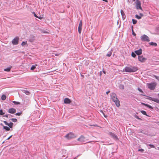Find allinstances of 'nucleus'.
<instances>
[{"instance_id": "nucleus-32", "label": "nucleus", "mask_w": 159, "mask_h": 159, "mask_svg": "<svg viewBox=\"0 0 159 159\" xmlns=\"http://www.w3.org/2000/svg\"><path fill=\"white\" fill-rule=\"evenodd\" d=\"M136 54L135 53H134L133 52H132L131 53V56L133 57H136Z\"/></svg>"}, {"instance_id": "nucleus-12", "label": "nucleus", "mask_w": 159, "mask_h": 159, "mask_svg": "<svg viewBox=\"0 0 159 159\" xmlns=\"http://www.w3.org/2000/svg\"><path fill=\"white\" fill-rule=\"evenodd\" d=\"M16 110L13 108H9L8 110V112L11 114H14L16 112Z\"/></svg>"}, {"instance_id": "nucleus-33", "label": "nucleus", "mask_w": 159, "mask_h": 159, "mask_svg": "<svg viewBox=\"0 0 159 159\" xmlns=\"http://www.w3.org/2000/svg\"><path fill=\"white\" fill-rule=\"evenodd\" d=\"M11 120L13 122H16L17 121V119L16 118H12L11 119Z\"/></svg>"}, {"instance_id": "nucleus-29", "label": "nucleus", "mask_w": 159, "mask_h": 159, "mask_svg": "<svg viewBox=\"0 0 159 159\" xmlns=\"http://www.w3.org/2000/svg\"><path fill=\"white\" fill-rule=\"evenodd\" d=\"M12 102L15 104V105H19L20 104V103L18 102H16V101H13Z\"/></svg>"}, {"instance_id": "nucleus-8", "label": "nucleus", "mask_w": 159, "mask_h": 159, "mask_svg": "<svg viewBox=\"0 0 159 159\" xmlns=\"http://www.w3.org/2000/svg\"><path fill=\"white\" fill-rule=\"evenodd\" d=\"M19 42V37H16L12 41V43L13 45H16L18 44Z\"/></svg>"}, {"instance_id": "nucleus-44", "label": "nucleus", "mask_w": 159, "mask_h": 159, "mask_svg": "<svg viewBox=\"0 0 159 159\" xmlns=\"http://www.w3.org/2000/svg\"><path fill=\"white\" fill-rule=\"evenodd\" d=\"M33 14H34L35 17L36 18H38V16H37L36 15V14L34 12H33Z\"/></svg>"}, {"instance_id": "nucleus-13", "label": "nucleus", "mask_w": 159, "mask_h": 159, "mask_svg": "<svg viewBox=\"0 0 159 159\" xmlns=\"http://www.w3.org/2000/svg\"><path fill=\"white\" fill-rule=\"evenodd\" d=\"M134 52L136 54L139 56L142 53V49L141 48H140L138 50L135 51Z\"/></svg>"}, {"instance_id": "nucleus-43", "label": "nucleus", "mask_w": 159, "mask_h": 159, "mask_svg": "<svg viewBox=\"0 0 159 159\" xmlns=\"http://www.w3.org/2000/svg\"><path fill=\"white\" fill-rule=\"evenodd\" d=\"M138 90L140 92L142 93H143V91H142V90L140 89V88H138Z\"/></svg>"}, {"instance_id": "nucleus-42", "label": "nucleus", "mask_w": 159, "mask_h": 159, "mask_svg": "<svg viewBox=\"0 0 159 159\" xmlns=\"http://www.w3.org/2000/svg\"><path fill=\"white\" fill-rule=\"evenodd\" d=\"M3 122L5 123V125L8 126L9 125V123L6 121H4Z\"/></svg>"}, {"instance_id": "nucleus-47", "label": "nucleus", "mask_w": 159, "mask_h": 159, "mask_svg": "<svg viewBox=\"0 0 159 159\" xmlns=\"http://www.w3.org/2000/svg\"><path fill=\"white\" fill-rule=\"evenodd\" d=\"M141 103L142 105H144L146 107H147V106L148 105V104H145V103H143V102H141Z\"/></svg>"}, {"instance_id": "nucleus-39", "label": "nucleus", "mask_w": 159, "mask_h": 159, "mask_svg": "<svg viewBox=\"0 0 159 159\" xmlns=\"http://www.w3.org/2000/svg\"><path fill=\"white\" fill-rule=\"evenodd\" d=\"M147 107H148L149 108H150V109H153L152 107L151 106L149 105L148 104V105L147 106Z\"/></svg>"}, {"instance_id": "nucleus-40", "label": "nucleus", "mask_w": 159, "mask_h": 159, "mask_svg": "<svg viewBox=\"0 0 159 159\" xmlns=\"http://www.w3.org/2000/svg\"><path fill=\"white\" fill-rule=\"evenodd\" d=\"M148 146H149L151 148H155V146L153 145V144H149L148 145Z\"/></svg>"}, {"instance_id": "nucleus-35", "label": "nucleus", "mask_w": 159, "mask_h": 159, "mask_svg": "<svg viewBox=\"0 0 159 159\" xmlns=\"http://www.w3.org/2000/svg\"><path fill=\"white\" fill-rule=\"evenodd\" d=\"M27 44L26 41V42L23 41L21 43V45H22V46H24L25 44Z\"/></svg>"}, {"instance_id": "nucleus-52", "label": "nucleus", "mask_w": 159, "mask_h": 159, "mask_svg": "<svg viewBox=\"0 0 159 159\" xmlns=\"http://www.w3.org/2000/svg\"><path fill=\"white\" fill-rule=\"evenodd\" d=\"M43 33H47V32L46 31H42Z\"/></svg>"}, {"instance_id": "nucleus-54", "label": "nucleus", "mask_w": 159, "mask_h": 159, "mask_svg": "<svg viewBox=\"0 0 159 159\" xmlns=\"http://www.w3.org/2000/svg\"><path fill=\"white\" fill-rule=\"evenodd\" d=\"M59 54H55V55L56 56H58L59 55Z\"/></svg>"}, {"instance_id": "nucleus-34", "label": "nucleus", "mask_w": 159, "mask_h": 159, "mask_svg": "<svg viewBox=\"0 0 159 159\" xmlns=\"http://www.w3.org/2000/svg\"><path fill=\"white\" fill-rule=\"evenodd\" d=\"M135 16V17L138 19H140L141 18V16L138 15H136Z\"/></svg>"}, {"instance_id": "nucleus-38", "label": "nucleus", "mask_w": 159, "mask_h": 159, "mask_svg": "<svg viewBox=\"0 0 159 159\" xmlns=\"http://www.w3.org/2000/svg\"><path fill=\"white\" fill-rule=\"evenodd\" d=\"M101 112L102 114L103 115V116H104V117L105 118H106L107 117V116H106L105 114H104V112H103V111H102L101 110L100 111Z\"/></svg>"}, {"instance_id": "nucleus-30", "label": "nucleus", "mask_w": 159, "mask_h": 159, "mask_svg": "<svg viewBox=\"0 0 159 159\" xmlns=\"http://www.w3.org/2000/svg\"><path fill=\"white\" fill-rule=\"evenodd\" d=\"M131 28H132V34L134 36H135L136 35V34L134 32L133 30V26H132Z\"/></svg>"}, {"instance_id": "nucleus-7", "label": "nucleus", "mask_w": 159, "mask_h": 159, "mask_svg": "<svg viewBox=\"0 0 159 159\" xmlns=\"http://www.w3.org/2000/svg\"><path fill=\"white\" fill-rule=\"evenodd\" d=\"M109 134L116 141H117L119 140V139L118 138L117 136L114 133H113L112 132H110L109 133Z\"/></svg>"}, {"instance_id": "nucleus-11", "label": "nucleus", "mask_w": 159, "mask_h": 159, "mask_svg": "<svg viewBox=\"0 0 159 159\" xmlns=\"http://www.w3.org/2000/svg\"><path fill=\"white\" fill-rule=\"evenodd\" d=\"M138 60L139 61L142 62H144L146 60V58L143 57V56H138Z\"/></svg>"}, {"instance_id": "nucleus-18", "label": "nucleus", "mask_w": 159, "mask_h": 159, "mask_svg": "<svg viewBox=\"0 0 159 159\" xmlns=\"http://www.w3.org/2000/svg\"><path fill=\"white\" fill-rule=\"evenodd\" d=\"M3 129H5L6 131H9L10 130V128L7 126H3Z\"/></svg>"}, {"instance_id": "nucleus-45", "label": "nucleus", "mask_w": 159, "mask_h": 159, "mask_svg": "<svg viewBox=\"0 0 159 159\" xmlns=\"http://www.w3.org/2000/svg\"><path fill=\"white\" fill-rule=\"evenodd\" d=\"M9 115L11 116V115H9V114H6V115H3V117H8V116Z\"/></svg>"}, {"instance_id": "nucleus-6", "label": "nucleus", "mask_w": 159, "mask_h": 159, "mask_svg": "<svg viewBox=\"0 0 159 159\" xmlns=\"http://www.w3.org/2000/svg\"><path fill=\"white\" fill-rule=\"evenodd\" d=\"M136 7L137 9L142 10V8L141 7V3L140 2L139 0H136Z\"/></svg>"}, {"instance_id": "nucleus-15", "label": "nucleus", "mask_w": 159, "mask_h": 159, "mask_svg": "<svg viewBox=\"0 0 159 159\" xmlns=\"http://www.w3.org/2000/svg\"><path fill=\"white\" fill-rule=\"evenodd\" d=\"M71 102V100L68 98H65L64 100V102L66 104L70 103Z\"/></svg>"}, {"instance_id": "nucleus-1", "label": "nucleus", "mask_w": 159, "mask_h": 159, "mask_svg": "<svg viewBox=\"0 0 159 159\" xmlns=\"http://www.w3.org/2000/svg\"><path fill=\"white\" fill-rule=\"evenodd\" d=\"M138 70L137 67L135 66H126L123 69V71L128 72H133L136 71Z\"/></svg>"}, {"instance_id": "nucleus-60", "label": "nucleus", "mask_w": 159, "mask_h": 159, "mask_svg": "<svg viewBox=\"0 0 159 159\" xmlns=\"http://www.w3.org/2000/svg\"><path fill=\"white\" fill-rule=\"evenodd\" d=\"M134 2L135 1V0H132Z\"/></svg>"}, {"instance_id": "nucleus-10", "label": "nucleus", "mask_w": 159, "mask_h": 159, "mask_svg": "<svg viewBox=\"0 0 159 159\" xmlns=\"http://www.w3.org/2000/svg\"><path fill=\"white\" fill-rule=\"evenodd\" d=\"M82 25V20H80V21L78 28V31L79 34H81V32Z\"/></svg>"}, {"instance_id": "nucleus-50", "label": "nucleus", "mask_w": 159, "mask_h": 159, "mask_svg": "<svg viewBox=\"0 0 159 159\" xmlns=\"http://www.w3.org/2000/svg\"><path fill=\"white\" fill-rule=\"evenodd\" d=\"M110 92V91H108L106 92V93L107 94H108Z\"/></svg>"}, {"instance_id": "nucleus-59", "label": "nucleus", "mask_w": 159, "mask_h": 159, "mask_svg": "<svg viewBox=\"0 0 159 159\" xmlns=\"http://www.w3.org/2000/svg\"><path fill=\"white\" fill-rule=\"evenodd\" d=\"M103 73H105V71H103Z\"/></svg>"}, {"instance_id": "nucleus-27", "label": "nucleus", "mask_w": 159, "mask_h": 159, "mask_svg": "<svg viewBox=\"0 0 159 159\" xmlns=\"http://www.w3.org/2000/svg\"><path fill=\"white\" fill-rule=\"evenodd\" d=\"M5 114V112H3V110L2 109L0 110V115H3Z\"/></svg>"}, {"instance_id": "nucleus-48", "label": "nucleus", "mask_w": 159, "mask_h": 159, "mask_svg": "<svg viewBox=\"0 0 159 159\" xmlns=\"http://www.w3.org/2000/svg\"><path fill=\"white\" fill-rule=\"evenodd\" d=\"M139 16H141V18H142V17L143 16V14L140 13L139 14Z\"/></svg>"}, {"instance_id": "nucleus-22", "label": "nucleus", "mask_w": 159, "mask_h": 159, "mask_svg": "<svg viewBox=\"0 0 159 159\" xmlns=\"http://www.w3.org/2000/svg\"><path fill=\"white\" fill-rule=\"evenodd\" d=\"M1 98L2 100H5L6 98V95L5 94L2 95L1 97Z\"/></svg>"}, {"instance_id": "nucleus-25", "label": "nucleus", "mask_w": 159, "mask_h": 159, "mask_svg": "<svg viewBox=\"0 0 159 159\" xmlns=\"http://www.w3.org/2000/svg\"><path fill=\"white\" fill-rule=\"evenodd\" d=\"M112 54V52L109 51L108 52L106 55V56L108 57H110Z\"/></svg>"}, {"instance_id": "nucleus-21", "label": "nucleus", "mask_w": 159, "mask_h": 159, "mask_svg": "<svg viewBox=\"0 0 159 159\" xmlns=\"http://www.w3.org/2000/svg\"><path fill=\"white\" fill-rule=\"evenodd\" d=\"M23 92L27 95H29L30 93V92L29 91L26 90H23Z\"/></svg>"}, {"instance_id": "nucleus-19", "label": "nucleus", "mask_w": 159, "mask_h": 159, "mask_svg": "<svg viewBox=\"0 0 159 159\" xmlns=\"http://www.w3.org/2000/svg\"><path fill=\"white\" fill-rule=\"evenodd\" d=\"M149 44L150 45L154 46L155 47H156L157 46V43L153 42H150L149 43Z\"/></svg>"}, {"instance_id": "nucleus-57", "label": "nucleus", "mask_w": 159, "mask_h": 159, "mask_svg": "<svg viewBox=\"0 0 159 159\" xmlns=\"http://www.w3.org/2000/svg\"><path fill=\"white\" fill-rule=\"evenodd\" d=\"M157 95H158V97L159 98V93H158L157 94Z\"/></svg>"}, {"instance_id": "nucleus-16", "label": "nucleus", "mask_w": 159, "mask_h": 159, "mask_svg": "<svg viewBox=\"0 0 159 159\" xmlns=\"http://www.w3.org/2000/svg\"><path fill=\"white\" fill-rule=\"evenodd\" d=\"M120 13L122 16V18L123 20H124L126 17V16L124 12V11L122 10H121L120 11Z\"/></svg>"}, {"instance_id": "nucleus-51", "label": "nucleus", "mask_w": 159, "mask_h": 159, "mask_svg": "<svg viewBox=\"0 0 159 159\" xmlns=\"http://www.w3.org/2000/svg\"><path fill=\"white\" fill-rule=\"evenodd\" d=\"M38 18L40 19H41L42 18V17L41 16H40V17H39L38 16Z\"/></svg>"}, {"instance_id": "nucleus-55", "label": "nucleus", "mask_w": 159, "mask_h": 159, "mask_svg": "<svg viewBox=\"0 0 159 159\" xmlns=\"http://www.w3.org/2000/svg\"><path fill=\"white\" fill-rule=\"evenodd\" d=\"M103 1H105L106 2H107V0H102Z\"/></svg>"}, {"instance_id": "nucleus-9", "label": "nucleus", "mask_w": 159, "mask_h": 159, "mask_svg": "<svg viewBox=\"0 0 159 159\" xmlns=\"http://www.w3.org/2000/svg\"><path fill=\"white\" fill-rule=\"evenodd\" d=\"M148 99L151 101H152L157 103H159V99L157 98H152L150 97H148Z\"/></svg>"}, {"instance_id": "nucleus-4", "label": "nucleus", "mask_w": 159, "mask_h": 159, "mask_svg": "<svg viewBox=\"0 0 159 159\" xmlns=\"http://www.w3.org/2000/svg\"><path fill=\"white\" fill-rule=\"evenodd\" d=\"M141 39L142 41L149 42L150 41L148 37L145 34H143L141 37Z\"/></svg>"}, {"instance_id": "nucleus-24", "label": "nucleus", "mask_w": 159, "mask_h": 159, "mask_svg": "<svg viewBox=\"0 0 159 159\" xmlns=\"http://www.w3.org/2000/svg\"><path fill=\"white\" fill-rule=\"evenodd\" d=\"M141 112L143 115H145L147 116H148L147 115L146 112L145 111H143V110H142V111H141Z\"/></svg>"}, {"instance_id": "nucleus-49", "label": "nucleus", "mask_w": 159, "mask_h": 159, "mask_svg": "<svg viewBox=\"0 0 159 159\" xmlns=\"http://www.w3.org/2000/svg\"><path fill=\"white\" fill-rule=\"evenodd\" d=\"M12 136V135L10 136V137H9L7 139V140H9L11 138Z\"/></svg>"}, {"instance_id": "nucleus-26", "label": "nucleus", "mask_w": 159, "mask_h": 159, "mask_svg": "<svg viewBox=\"0 0 159 159\" xmlns=\"http://www.w3.org/2000/svg\"><path fill=\"white\" fill-rule=\"evenodd\" d=\"M37 65H33L30 68V70H34L36 68V66H37Z\"/></svg>"}, {"instance_id": "nucleus-62", "label": "nucleus", "mask_w": 159, "mask_h": 159, "mask_svg": "<svg viewBox=\"0 0 159 159\" xmlns=\"http://www.w3.org/2000/svg\"><path fill=\"white\" fill-rule=\"evenodd\" d=\"M83 75H82V76H83Z\"/></svg>"}, {"instance_id": "nucleus-3", "label": "nucleus", "mask_w": 159, "mask_h": 159, "mask_svg": "<svg viewBox=\"0 0 159 159\" xmlns=\"http://www.w3.org/2000/svg\"><path fill=\"white\" fill-rule=\"evenodd\" d=\"M148 87L149 89L151 90L154 89L156 85V84L155 82L151 83H150L148 84Z\"/></svg>"}, {"instance_id": "nucleus-61", "label": "nucleus", "mask_w": 159, "mask_h": 159, "mask_svg": "<svg viewBox=\"0 0 159 159\" xmlns=\"http://www.w3.org/2000/svg\"><path fill=\"white\" fill-rule=\"evenodd\" d=\"M157 148H158V149L159 150V147H158Z\"/></svg>"}, {"instance_id": "nucleus-20", "label": "nucleus", "mask_w": 159, "mask_h": 159, "mask_svg": "<svg viewBox=\"0 0 159 159\" xmlns=\"http://www.w3.org/2000/svg\"><path fill=\"white\" fill-rule=\"evenodd\" d=\"M12 66L9 67L5 69L4 70L6 71L9 72L10 71Z\"/></svg>"}, {"instance_id": "nucleus-14", "label": "nucleus", "mask_w": 159, "mask_h": 159, "mask_svg": "<svg viewBox=\"0 0 159 159\" xmlns=\"http://www.w3.org/2000/svg\"><path fill=\"white\" fill-rule=\"evenodd\" d=\"M85 138L84 136L81 135L80 137L77 139L78 141H80L81 142H83L84 141Z\"/></svg>"}, {"instance_id": "nucleus-17", "label": "nucleus", "mask_w": 159, "mask_h": 159, "mask_svg": "<svg viewBox=\"0 0 159 159\" xmlns=\"http://www.w3.org/2000/svg\"><path fill=\"white\" fill-rule=\"evenodd\" d=\"M35 39V37L33 35L30 36L29 39V41L30 42H33Z\"/></svg>"}, {"instance_id": "nucleus-37", "label": "nucleus", "mask_w": 159, "mask_h": 159, "mask_svg": "<svg viewBox=\"0 0 159 159\" xmlns=\"http://www.w3.org/2000/svg\"><path fill=\"white\" fill-rule=\"evenodd\" d=\"M135 117L137 119L139 120H142V119L140 118H139V117L137 115H135Z\"/></svg>"}, {"instance_id": "nucleus-53", "label": "nucleus", "mask_w": 159, "mask_h": 159, "mask_svg": "<svg viewBox=\"0 0 159 159\" xmlns=\"http://www.w3.org/2000/svg\"><path fill=\"white\" fill-rule=\"evenodd\" d=\"M0 125H1L3 127V126H4L3 125V124H2V123H0Z\"/></svg>"}, {"instance_id": "nucleus-36", "label": "nucleus", "mask_w": 159, "mask_h": 159, "mask_svg": "<svg viewBox=\"0 0 159 159\" xmlns=\"http://www.w3.org/2000/svg\"><path fill=\"white\" fill-rule=\"evenodd\" d=\"M21 113H22V112H17V113H16L15 115L16 116H20V115L21 114Z\"/></svg>"}, {"instance_id": "nucleus-28", "label": "nucleus", "mask_w": 159, "mask_h": 159, "mask_svg": "<svg viewBox=\"0 0 159 159\" xmlns=\"http://www.w3.org/2000/svg\"><path fill=\"white\" fill-rule=\"evenodd\" d=\"M119 89H124V86L123 85L120 84L119 85Z\"/></svg>"}, {"instance_id": "nucleus-58", "label": "nucleus", "mask_w": 159, "mask_h": 159, "mask_svg": "<svg viewBox=\"0 0 159 159\" xmlns=\"http://www.w3.org/2000/svg\"><path fill=\"white\" fill-rule=\"evenodd\" d=\"M79 156H80V155H78L76 157H79Z\"/></svg>"}, {"instance_id": "nucleus-23", "label": "nucleus", "mask_w": 159, "mask_h": 159, "mask_svg": "<svg viewBox=\"0 0 159 159\" xmlns=\"http://www.w3.org/2000/svg\"><path fill=\"white\" fill-rule=\"evenodd\" d=\"M13 123L12 122H10V123H9V125L8 126L10 128H12L13 127Z\"/></svg>"}, {"instance_id": "nucleus-31", "label": "nucleus", "mask_w": 159, "mask_h": 159, "mask_svg": "<svg viewBox=\"0 0 159 159\" xmlns=\"http://www.w3.org/2000/svg\"><path fill=\"white\" fill-rule=\"evenodd\" d=\"M132 21L134 25L136 24L137 22V21L136 20H135L134 19H132Z\"/></svg>"}, {"instance_id": "nucleus-41", "label": "nucleus", "mask_w": 159, "mask_h": 159, "mask_svg": "<svg viewBox=\"0 0 159 159\" xmlns=\"http://www.w3.org/2000/svg\"><path fill=\"white\" fill-rule=\"evenodd\" d=\"M138 151L141 152H143L144 150L143 149H139L138 150Z\"/></svg>"}, {"instance_id": "nucleus-5", "label": "nucleus", "mask_w": 159, "mask_h": 159, "mask_svg": "<svg viewBox=\"0 0 159 159\" xmlns=\"http://www.w3.org/2000/svg\"><path fill=\"white\" fill-rule=\"evenodd\" d=\"M75 137L74 134L72 133L68 134L65 136V137L69 140L74 138Z\"/></svg>"}, {"instance_id": "nucleus-46", "label": "nucleus", "mask_w": 159, "mask_h": 159, "mask_svg": "<svg viewBox=\"0 0 159 159\" xmlns=\"http://www.w3.org/2000/svg\"><path fill=\"white\" fill-rule=\"evenodd\" d=\"M154 76L155 77L156 79L158 81H159V76H156V75H154Z\"/></svg>"}, {"instance_id": "nucleus-56", "label": "nucleus", "mask_w": 159, "mask_h": 159, "mask_svg": "<svg viewBox=\"0 0 159 159\" xmlns=\"http://www.w3.org/2000/svg\"><path fill=\"white\" fill-rule=\"evenodd\" d=\"M74 159H77V157H75L74 158Z\"/></svg>"}, {"instance_id": "nucleus-2", "label": "nucleus", "mask_w": 159, "mask_h": 159, "mask_svg": "<svg viewBox=\"0 0 159 159\" xmlns=\"http://www.w3.org/2000/svg\"><path fill=\"white\" fill-rule=\"evenodd\" d=\"M116 94L114 93H113L111 94V99L113 101L116 106L119 107L120 106V101L116 97Z\"/></svg>"}]
</instances>
